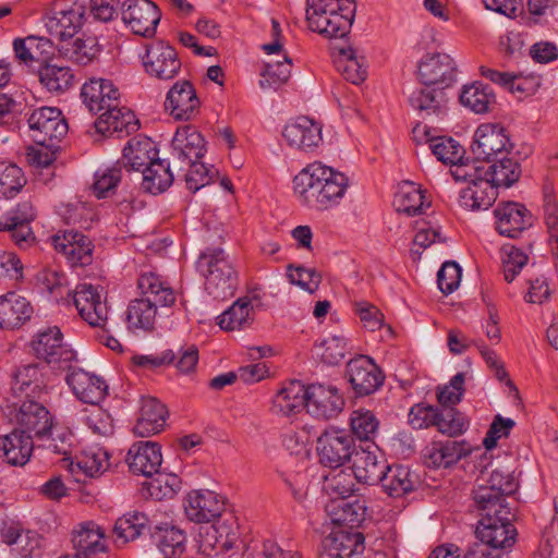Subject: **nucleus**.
<instances>
[{
	"label": "nucleus",
	"mask_w": 558,
	"mask_h": 558,
	"mask_svg": "<svg viewBox=\"0 0 558 558\" xmlns=\"http://www.w3.org/2000/svg\"><path fill=\"white\" fill-rule=\"evenodd\" d=\"M32 345L38 359L45 360L60 369L70 368L76 359L75 351L63 342L62 332L56 326L39 331Z\"/></svg>",
	"instance_id": "0eeeda50"
},
{
	"label": "nucleus",
	"mask_w": 558,
	"mask_h": 558,
	"mask_svg": "<svg viewBox=\"0 0 558 558\" xmlns=\"http://www.w3.org/2000/svg\"><path fill=\"white\" fill-rule=\"evenodd\" d=\"M456 62L449 54L437 52L422 59L417 75L423 85L444 90L456 81Z\"/></svg>",
	"instance_id": "dca6fc26"
},
{
	"label": "nucleus",
	"mask_w": 558,
	"mask_h": 558,
	"mask_svg": "<svg viewBox=\"0 0 558 558\" xmlns=\"http://www.w3.org/2000/svg\"><path fill=\"white\" fill-rule=\"evenodd\" d=\"M15 411V421L25 434L34 433L36 437L44 438L51 430L52 417L44 405L25 400Z\"/></svg>",
	"instance_id": "cd10ccee"
},
{
	"label": "nucleus",
	"mask_w": 558,
	"mask_h": 558,
	"mask_svg": "<svg viewBox=\"0 0 558 558\" xmlns=\"http://www.w3.org/2000/svg\"><path fill=\"white\" fill-rule=\"evenodd\" d=\"M355 481L351 470H333L325 475L324 490L333 501L349 499L355 490Z\"/></svg>",
	"instance_id": "603ef678"
},
{
	"label": "nucleus",
	"mask_w": 558,
	"mask_h": 558,
	"mask_svg": "<svg viewBox=\"0 0 558 558\" xmlns=\"http://www.w3.org/2000/svg\"><path fill=\"white\" fill-rule=\"evenodd\" d=\"M158 158V149L149 137L137 136L129 141L119 163L134 171H142Z\"/></svg>",
	"instance_id": "72a5a7b5"
},
{
	"label": "nucleus",
	"mask_w": 558,
	"mask_h": 558,
	"mask_svg": "<svg viewBox=\"0 0 558 558\" xmlns=\"http://www.w3.org/2000/svg\"><path fill=\"white\" fill-rule=\"evenodd\" d=\"M148 523L146 514L141 512L128 513L119 518L114 524L117 539L122 544L134 541L149 530Z\"/></svg>",
	"instance_id": "6e6d98bb"
},
{
	"label": "nucleus",
	"mask_w": 558,
	"mask_h": 558,
	"mask_svg": "<svg viewBox=\"0 0 558 558\" xmlns=\"http://www.w3.org/2000/svg\"><path fill=\"white\" fill-rule=\"evenodd\" d=\"M121 16L134 34L150 37L156 33L161 14L149 0H125L121 5Z\"/></svg>",
	"instance_id": "9b49d317"
},
{
	"label": "nucleus",
	"mask_w": 558,
	"mask_h": 558,
	"mask_svg": "<svg viewBox=\"0 0 558 558\" xmlns=\"http://www.w3.org/2000/svg\"><path fill=\"white\" fill-rule=\"evenodd\" d=\"M460 102L475 113H485L495 104V95L488 85L474 82L463 86Z\"/></svg>",
	"instance_id": "3c124183"
},
{
	"label": "nucleus",
	"mask_w": 558,
	"mask_h": 558,
	"mask_svg": "<svg viewBox=\"0 0 558 558\" xmlns=\"http://www.w3.org/2000/svg\"><path fill=\"white\" fill-rule=\"evenodd\" d=\"M72 542L80 554L102 553L106 549L105 530L94 522H86L74 533Z\"/></svg>",
	"instance_id": "49530a36"
},
{
	"label": "nucleus",
	"mask_w": 558,
	"mask_h": 558,
	"mask_svg": "<svg viewBox=\"0 0 558 558\" xmlns=\"http://www.w3.org/2000/svg\"><path fill=\"white\" fill-rule=\"evenodd\" d=\"M344 399L332 385L311 384L306 386V411L316 418L337 417L344 409Z\"/></svg>",
	"instance_id": "f8f14e48"
},
{
	"label": "nucleus",
	"mask_w": 558,
	"mask_h": 558,
	"mask_svg": "<svg viewBox=\"0 0 558 558\" xmlns=\"http://www.w3.org/2000/svg\"><path fill=\"white\" fill-rule=\"evenodd\" d=\"M38 76L40 84L54 94H62L74 85V74L68 65L46 62L40 65Z\"/></svg>",
	"instance_id": "79ce46f5"
},
{
	"label": "nucleus",
	"mask_w": 558,
	"mask_h": 558,
	"mask_svg": "<svg viewBox=\"0 0 558 558\" xmlns=\"http://www.w3.org/2000/svg\"><path fill=\"white\" fill-rule=\"evenodd\" d=\"M383 489L391 497H402L414 489L415 481L409 468L389 466L379 481Z\"/></svg>",
	"instance_id": "de8ad7c7"
},
{
	"label": "nucleus",
	"mask_w": 558,
	"mask_h": 558,
	"mask_svg": "<svg viewBox=\"0 0 558 558\" xmlns=\"http://www.w3.org/2000/svg\"><path fill=\"white\" fill-rule=\"evenodd\" d=\"M44 385L43 375L37 365L20 367L13 377L12 391L15 395L35 396Z\"/></svg>",
	"instance_id": "4d7b16f0"
},
{
	"label": "nucleus",
	"mask_w": 558,
	"mask_h": 558,
	"mask_svg": "<svg viewBox=\"0 0 558 558\" xmlns=\"http://www.w3.org/2000/svg\"><path fill=\"white\" fill-rule=\"evenodd\" d=\"M65 371V381L77 399L93 405L105 399L108 386L102 378L72 365Z\"/></svg>",
	"instance_id": "412c9836"
},
{
	"label": "nucleus",
	"mask_w": 558,
	"mask_h": 558,
	"mask_svg": "<svg viewBox=\"0 0 558 558\" xmlns=\"http://www.w3.org/2000/svg\"><path fill=\"white\" fill-rule=\"evenodd\" d=\"M517 489L518 483L510 473L487 466L477 476L473 499L477 510H490L509 506L507 498Z\"/></svg>",
	"instance_id": "20e7f679"
},
{
	"label": "nucleus",
	"mask_w": 558,
	"mask_h": 558,
	"mask_svg": "<svg viewBox=\"0 0 558 558\" xmlns=\"http://www.w3.org/2000/svg\"><path fill=\"white\" fill-rule=\"evenodd\" d=\"M33 306L29 301L14 292L0 295V328L16 329L31 319Z\"/></svg>",
	"instance_id": "473e14b6"
},
{
	"label": "nucleus",
	"mask_w": 558,
	"mask_h": 558,
	"mask_svg": "<svg viewBox=\"0 0 558 558\" xmlns=\"http://www.w3.org/2000/svg\"><path fill=\"white\" fill-rule=\"evenodd\" d=\"M109 468L108 453L102 449L88 450L77 458L76 462L69 464L70 472L78 475L80 473L95 477L104 473Z\"/></svg>",
	"instance_id": "864d4df0"
},
{
	"label": "nucleus",
	"mask_w": 558,
	"mask_h": 558,
	"mask_svg": "<svg viewBox=\"0 0 558 558\" xmlns=\"http://www.w3.org/2000/svg\"><path fill=\"white\" fill-rule=\"evenodd\" d=\"M74 305L89 326L104 329L108 320V306L104 289L90 283H80L73 293Z\"/></svg>",
	"instance_id": "6e6552de"
},
{
	"label": "nucleus",
	"mask_w": 558,
	"mask_h": 558,
	"mask_svg": "<svg viewBox=\"0 0 558 558\" xmlns=\"http://www.w3.org/2000/svg\"><path fill=\"white\" fill-rule=\"evenodd\" d=\"M332 508L337 509V517L333 521L348 525H357L365 519L366 507L364 501L355 498L352 501L342 499L332 502Z\"/></svg>",
	"instance_id": "0e129e2a"
},
{
	"label": "nucleus",
	"mask_w": 558,
	"mask_h": 558,
	"mask_svg": "<svg viewBox=\"0 0 558 558\" xmlns=\"http://www.w3.org/2000/svg\"><path fill=\"white\" fill-rule=\"evenodd\" d=\"M350 427L359 439L373 442L378 433L379 421L372 411L359 409L351 413Z\"/></svg>",
	"instance_id": "680f3d73"
},
{
	"label": "nucleus",
	"mask_w": 558,
	"mask_h": 558,
	"mask_svg": "<svg viewBox=\"0 0 558 558\" xmlns=\"http://www.w3.org/2000/svg\"><path fill=\"white\" fill-rule=\"evenodd\" d=\"M157 305L150 299H135L126 310V324L130 330L149 331L154 328Z\"/></svg>",
	"instance_id": "a18cd8bd"
},
{
	"label": "nucleus",
	"mask_w": 558,
	"mask_h": 558,
	"mask_svg": "<svg viewBox=\"0 0 558 558\" xmlns=\"http://www.w3.org/2000/svg\"><path fill=\"white\" fill-rule=\"evenodd\" d=\"M497 198V187L485 177L475 180L460 192L459 204L466 210H486Z\"/></svg>",
	"instance_id": "f704fd0d"
},
{
	"label": "nucleus",
	"mask_w": 558,
	"mask_h": 558,
	"mask_svg": "<svg viewBox=\"0 0 558 558\" xmlns=\"http://www.w3.org/2000/svg\"><path fill=\"white\" fill-rule=\"evenodd\" d=\"M292 61L284 54L283 61L267 62L260 72L259 86L263 89H277L287 83L291 74Z\"/></svg>",
	"instance_id": "052dcab7"
},
{
	"label": "nucleus",
	"mask_w": 558,
	"mask_h": 558,
	"mask_svg": "<svg viewBox=\"0 0 558 558\" xmlns=\"http://www.w3.org/2000/svg\"><path fill=\"white\" fill-rule=\"evenodd\" d=\"M167 410L155 398L142 400L141 412L133 428L136 436L149 437L160 433L166 425Z\"/></svg>",
	"instance_id": "c9c22d12"
},
{
	"label": "nucleus",
	"mask_w": 558,
	"mask_h": 558,
	"mask_svg": "<svg viewBox=\"0 0 558 558\" xmlns=\"http://www.w3.org/2000/svg\"><path fill=\"white\" fill-rule=\"evenodd\" d=\"M349 187L348 177L322 162H313L293 179L298 201L312 209L328 210L340 204Z\"/></svg>",
	"instance_id": "f257e3e1"
},
{
	"label": "nucleus",
	"mask_w": 558,
	"mask_h": 558,
	"mask_svg": "<svg viewBox=\"0 0 558 558\" xmlns=\"http://www.w3.org/2000/svg\"><path fill=\"white\" fill-rule=\"evenodd\" d=\"M364 549L361 532L340 530L323 539L318 558H354L363 554Z\"/></svg>",
	"instance_id": "4be33fe9"
},
{
	"label": "nucleus",
	"mask_w": 558,
	"mask_h": 558,
	"mask_svg": "<svg viewBox=\"0 0 558 558\" xmlns=\"http://www.w3.org/2000/svg\"><path fill=\"white\" fill-rule=\"evenodd\" d=\"M85 5L74 0H58L45 16V26L50 35L65 40L81 29L85 17Z\"/></svg>",
	"instance_id": "423d86ee"
},
{
	"label": "nucleus",
	"mask_w": 558,
	"mask_h": 558,
	"mask_svg": "<svg viewBox=\"0 0 558 558\" xmlns=\"http://www.w3.org/2000/svg\"><path fill=\"white\" fill-rule=\"evenodd\" d=\"M34 217L33 205L29 202H22L0 220V231L11 232L12 239L19 245L27 243L33 239L29 222Z\"/></svg>",
	"instance_id": "7c9ffc66"
},
{
	"label": "nucleus",
	"mask_w": 558,
	"mask_h": 558,
	"mask_svg": "<svg viewBox=\"0 0 558 558\" xmlns=\"http://www.w3.org/2000/svg\"><path fill=\"white\" fill-rule=\"evenodd\" d=\"M352 472L357 482L375 485L380 481L388 464L375 442L359 446L353 456Z\"/></svg>",
	"instance_id": "4468645a"
},
{
	"label": "nucleus",
	"mask_w": 558,
	"mask_h": 558,
	"mask_svg": "<svg viewBox=\"0 0 558 558\" xmlns=\"http://www.w3.org/2000/svg\"><path fill=\"white\" fill-rule=\"evenodd\" d=\"M469 453L470 448L464 441H433L425 447L423 459L427 466L449 468Z\"/></svg>",
	"instance_id": "c756f323"
},
{
	"label": "nucleus",
	"mask_w": 558,
	"mask_h": 558,
	"mask_svg": "<svg viewBox=\"0 0 558 558\" xmlns=\"http://www.w3.org/2000/svg\"><path fill=\"white\" fill-rule=\"evenodd\" d=\"M306 22L312 32L327 38L345 36L353 23L354 0H306Z\"/></svg>",
	"instance_id": "f03ea898"
},
{
	"label": "nucleus",
	"mask_w": 558,
	"mask_h": 558,
	"mask_svg": "<svg viewBox=\"0 0 558 558\" xmlns=\"http://www.w3.org/2000/svg\"><path fill=\"white\" fill-rule=\"evenodd\" d=\"M355 444L350 434L341 429H327L317 438V454L325 466L339 468L349 461Z\"/></svg>",
	"instance_id": "1a4fd4ad"
},
{
	"label": "nucleus",
	"mask_w": 558,
	"mask_h": 558,
	"mask_svg": "<svg viewBox=\"0 0 558 558\" xmlns=\"http://www.w3.org/2000/svg\"><path fill=\"white\" fill-rule=\"evenodd\" d=\"M252 312L251 300L240 298L218 317V324L225 330L241 329L253 320Z\"/></svg>",
	"instance_id": "5fc2aeb1"
},
{
	"label": "nucleus",
	"mask_w": 558,
	"mask_h": 558,
	"mask_svg": "<svg viewBox=\"0 0 558 558\" xmlns=\"http://www.w3.org/2000/svg\"><path fill=\"white\" fill-rule=\"evenodd\" d=\"M201 101L189 81L177 82L168 92L166 110L175 120L187 121L196 116Z\"/></svg>",
	"instance_id": "b1692460"
},
{
	"label": "nucleus",
	"mask_w": 558,
	"mask_h": 558,
	"mask_svg": "<svg viewBox=\"0 0 558 558\" xmlns=\"http://www.w3.org/2000/svg\"><path fill=\"white\" fill-rule=\"evenodd\" d=\"M495 217L497 231L508 238L518 236L532 225L527 209L519 203L509 202L498 205Z\"/></svg>",
	"instance_id": "c85d7f7f"
},
{
	"label": "nucleus",
	"mask_w": 558,
	"mask_h": 558,
	"mask_svg": "<svg viewBox=\"0 0 558 558\" xmlns=\"http://www.w3.org/2000/svg\"><path fill=\"white\" fill-rule=\"evenodd\" d=\"M429 148L439 161L450 165L460 161L464 153L456 140L447 136L430 140Z\"/></svg>",
	"instance_id": "69168bd1"
},
{
	"label": "nucleus",
	"mask_w": 558,
	"mask_h": 558,
	"mask_svg": "<svg viewBox=\"0 0 558 558\" xmlns=\"http://www.w3.org/2000/svg\"><path fill=\"white\" fill-rule=\"evenodd\" d=\"M28 125L34 142L47 147L68 133V124L61 111L53 107L35 109L28 117Z\"/></svg>",
	"instance_id": "9d476101"
},
{
	"label": "nucleus",
	"mask_w": 558,
	"mask_h": 558,
	"mask_svg": "<svg viewBox=\"0 0 558 558\" xmlns=\"http://www.w3.org/2000/svg\"><path fill=\"white\" fill-rule=\"evenodd\" d=\"M511 147L509 135L500 124H481L474 134L472 153L477 159L490 161L492 158L508 151Z\"/></svg>",
	"instance_id": "f3484780"
},
{
	"label": "nucleus",
	"mask_w": 558,
	"mask_h": 558,
	"mask_svg": "<svg viewBox=\"0 0 558 558\" xmlns=\"http://www.w3.org/2000/svg\"><path fill=\"white\" fill-rule=\"evenodd\" d=\"M282 136L291 148L306 153L313 151L323 141L322 126L306 117L286 124Z\"/></svg>",
	"instance_id": "a878e982"
},
{
	"label": "nucleus",
	"mask_w": 558,
	"mask_h": 558,
	"mask_svg": "<svg viewBox=\"0 0 558 558\" xmlns=\"http://www.w3.org/2000/svg\"><path fill=\"white\" fill-rule=\"evenodd\" d=\"M186 518L195 523H209L225 511L222 496L209 489L191 490L183 501Z\"/></svg>",
	"instance_id": "ddd939ff"
},
{
	"label": "nucleus",
	"mask_w": 558,
	"mask_h": 558,
	"mask_svg": "<svg viewBox=\"0 0 558 558\" xmlns=\"http://www.w3.org/2000/svg\"><path fill=\"white\" fill-rule=\"evenodd\" d=\"M95 128L98 133L111 135L113 133L135 132L138 129L134 113L126 107H121L120 101L101 111L99 118L95 121Z\"/></svg>",
	"instance_id": "2f4dec72"
},
{
	"label": "nucleus",
	"mask_w": 558,
	"mask_h": 558,
	"mask_svg": "<svg viewBox=\"0 0 558 558\" xmlns=\"http://www.w3.org/2000/svg\"><path fill=\"white\" fill-rule=\"evenodd\" d=\"M34 450L32 436L25 432L14 430L0 440V456L3 460L14 466L26 464Z\"/></svg>",
	"instance_id": "e433bc0d"
},
{
	"label": "nucleus",
	"mask_w": 558,
	"mask_h": 558,
	"mask_svg": "<svg viewBox=\"0 0 558 558\" xmlns=\"http://www.w3.org/2000/svg\"><path fill=\"white\" fill-rule=\"evenodd\" d=\"M306 409V386L300 380L283 384L271 399L270 412L278 417H290Z\"/></svg>",
	"instance_id": "bb28decb"
},
{
	"label": "nucleus",
	"mask_w": 558,
	"mask_h": 558,
	"mask_svg": "<svg viewBox=\"0 0 558 558\" xmlns=\"http://www.w3.org/2000/svg\"><path fill=\"white\" fill-rule=\"evenodd\" d=\"M26 184L23 170L10 161H0V197L12 198Z\"/></svg>",
	"instance_id": "bf43d9fd"
},
{
	"label": "nucleus",
	"mask_w": 558,
	"mask_h": 558,
	"mask_svg": "<svg viewBox=\"0 0 558 558\" xmlns=\"http://www.w3.org/2000/svg\"><path fill=\"white\" fill-rule=\"evenodd\" d=\"M347 376L359 396L374 393L384 383V375L372 359L365 355L352 359L347 365Z\"/></svg>",
	"instance_id": "a211bd4d"
},
{
	"label": "nucleus",
	"mask_w": 558,
	"mask_h": 558,
	"mask_svg": "<svg viewBox=\"0 0 558 558\" xmlns=\"http://www.w3.org/2000/svg\"><path fill=\"white\" fill-rule=\"evenodd\" d=\"M435 427L437 430L449 437L463 434L469 427L468 418L454 408L438 410V417Z\"/></svg>",
	"instance_id": "e2e57ef3"
},
{
	"label": "nucleus",
	"mask_w": 558,
	"mask_h": 558,
	"mask_svg": "<svg viewBox=\"0 0 558 558\" xmlns=\"http://www.w3.org/2000/svg\"><path fill=\"white\" fill-rule=\"evenodd\" d=\"M51 244L72 266H86L92 263V242L78 231L65 230L57 233L51 236Z\"/></svg>",
	"instance_id": "aec40b11"
},
{
	"label": "nucleus",
	"mask_w": 558,
	"mask_h": 558,
	"mask_svg": "<svg viewBox=\"0 0 558 558\" xmlns=\"http://www.w3.org/2000/svg\"><path fill=\"white\" fill-rule=\"evenodd\" d=\"M121 181V168L110 167L99 170L95 174V182L93 184L94 194L98 198H106L111 196L118 184Z\"/></svg>",
	"instance_id": "774afa93"
},
{
	"label": "nucleus",
	"mask_w": 558,
	"mask_h": 558,
	"mask_svg": "<svg viewBox=\"0 0 558 558\" xmlns=\"http://www.w3.org/2000/svg\"><path fill=\"white\" fill-rule=\"evenodd\" d=\"M137 287L144 299H150L157 306H171L175 302L173 289L155 272L142 274Z\"/></svg>",
	"instance_id": "58836bf2"
},
{
	"label": "nucleus",
	"mask_w": 558,
	"mask_h": 558,
	"mask_svg": "<svg viewBox=\"0 0 558 558\" xmlns=\"http://www.w3.org/2000/svg\"><path fill=\"white\" fill-rule=\"evenodd\" d=\"M483 172L497 189H507L518 182L522 171L517 159L504 157L493 163L483 162Z\"/></svg>",
	"instance_id": "ea45409f"
},
{
	"label": "nucleus",
	"mask_w": 558,
	"mask_h": 558,
	"mask_svg": "<svg viewBox=\"0 0 558 558\" xmlns=\"http://www.w3.org/2000/svg\"><path fill=\"white\" fill-rule=\"evenodd\" d=\"M125 462L133 474L151 477L162 463L160 446L150 440L134 442L129 448Z\"/></svg>",
	"instance_id": "5701e85b"
},
{
	"label": "nucleus",
	"mask_w": 558,
	"mask_h": 558,
	"mask_svg": "<svg viewBox=\"0 0 558 558\" xmlns=\"http://www.w3.org/2000/svg\"><path fill=\"white\" fill-rule=\"evenodd\" d=\"M239 538L238 525L232 515L207 527L204 537V549L211 548L217 551H227L235 545Z\"/></svg>",
	"instance_id": "4c0bfd02"
},
{
	"label": "nucleus",
	"mask_w": 558,
	"mask_h": 558,
	"mask_svg": "<svg viewBox=\"0 0 558 558\" xmlns=\"http://www.w3.org/2000/svg\"><path fill=\"white\" fill-rule=\"evenodd\" d=\"M482 519L476 527L477 538L493 549L507 548L514 543L515 529L512 525L510 506H499L490 510H480Z\"/></svg>",
	"instance_id": "39448f33"
},
{
	"label": "nucleus",
	"mask_w": 558,
	"mask_h": 558,
	"mask_svg": "<svg viewBox=\"0 0 558 558\" xmlns=\"http://www.w3.org/2000/svg\"><path fill=\"white\" fill-rule=\"evenodd\" d=\"M142 172V187L153 195L165 192L173 182L169 163L159 158L143 169Z\"/></svg>",
	"instance_id": "09e8293b"
},
{
	"label": "nucleus",
	"mask_w": 558,
	"mask_h": 558,
	"mask_svg": "<svg viewBox=\"0 0 558 558\" xmlns=\"http://www.w3.org/2000/svg\"><path fill=\"white\" fill-rule=\"evenodd\" d=\"M83 102L93 113H100L120 101V90L111 80L93 77L81 88Z\"/></svg>",
	"instance_id": "393cba45"
},
{
	"label": "nucleus",
	"mask_w": 558,
	"mask_h": 558,
	"mask_svg": "<svg viewBox=\"0 0 558 558\" xmlns=\"http://www.w3.org/2000/svg\"><path fill=\"white\" fill-rule=\"evenodd\" d=\"M409 102L414 110L426 116L441 114L446 109V94L435 86H425L413 90L409 96Z\"/></svg>",
	"instance_id": "37998d69"
},
{
	"label": "nucleus",
	"mask_w": 558,
	"mask_h": 558,
	"mask_svg": "<svg viewBox=\"0 0 558 558\" xmlns=\"http://www.w3.org/2000/svg\"><path fill=\"white\" fill-rule=\"evenodd\" d=\"M155 477L148 483V492L156 499L172 498L181 487L180 478L174 474L155 473Z\"/></svg>",
	"instance_id": "338daca9"
},
{
	"label": "nucleus",
	"mask_w": 558,
	"mask_h": 558,
	"mask_svg": "<svg viewBox=\"0 0 558 558\" xmlns=\"http://www.w3.org/2000/svg\"><path fill=\"white\" fill-rule=\"evenodd\" d=\"M205 141L193 126L179 128L171 142V155L174 166L184 170L185 165L199 160L205 154Z\"/></svg>",
	"instance_id": "6ab92c4d"
},
{
	"label": "nucleus",
	"mask_w": 558,
	"mask_h": 558,
	"mask_svg": "<svg viewBox=\"0 0 558 558\" xmlns=\"http://www.w3.org/2000/svg\"><path fill=\"white\" fill-rule=\"evenodd\" d=\"M393 205L399 213L408 216H416L423 213L425 207H429L421 187L413 182H403L399 185L396 193Z\"/></svg>",
	"instance_id": "c03bdc74"
},
{
	"label": "nucleus",
	"mask_w": 558,
	"mask_h": 558,
	"mask_svg": "<svg viewBox=\"0 0 558 558\" xmlns=\"http://www.w3.org/2000/svg\"><path fill=\"white\" fill-rule=\"evenodd\" d=\"M59 53L74 63L86 65L92 62L99 52L94 37H76L61 40L57 45Z\"/></svg>",
	"instance_id": "a19ab883"
},
{
	"label": "nucleus",
	"mask_w": 558,
	"mask_h": 558,
	"mask_svg": "<svg viewBox=\"0 0 558 558\" xmlns=\"http://www.w3.org/2000/svg\"><path fill=\"white\" fill-rule=\"evenodd\" d=\"M205 278V290L217 300L231 298L238 287V275L222 248H207L197 260Z\"/></svg>",
	"instance_id": "7ed1b4c3"
},
{
	"label": "nucleus",
	"mask_w": 558,
	"mask_h": 558,
	"mask_svg": "<svg viewBox=\"0 0 558 558\" xmlns=\"http://www.w3.org/2000/svg\"><path fill=\"white\" fill-rule=\"evenodd\" d=\"M335 62L338 71L347 81L356 85L365 81L367 76L365 59L363 56H359L354 48L341 49Z\"/></svg>",
	"instance_id": "8fccbe9b"
},
{
	"label": "nucleus",
	"mask_w": 558,
	"mask_h": 558,
	"mask_svg": "<svg viewBox=\"0 0 558 558\" xmlns=\"http://www.w3.org/2000/svg\"><path fill=\"white\" fill-rule=\"evenodd\" d=\"M155 537L159 551L165 558H178L185 549V534L178 527H159Z\"/></svg>",
	"instance_id": "13d9d810"
},
{
	"label": "nucleus",
	"mask_w": 558,
	"mask_h": 558,
	"mask_svg": "<svg viewBox=\"0 0 558 558\" xmlns=\"http://www.w3.org/2000/svg\"><path fill=\"white\" fill-rule=\"evenodd\" d=\"M143 65L147 74L158 80H171L181 70L177 51L163 41H156L146 48Z\"/></svg>",
	"instance_id": "2eb2a0df"
}]
</instances>
